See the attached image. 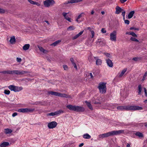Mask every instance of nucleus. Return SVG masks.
<instances>
[{"mask_svg": "<svg viewBox=\"0 0 147 147\" xmlns=\"http://www.w3.org/2000/svg\"><path fill=\"white\" fill-rule=\"evenodd\" d=\"M147 76V71L146 72L144 75V76L146 77Z\"/></svg>", "mask_w": 147, "mask_h": 147, "instance_id": "obj_64", "label": "nucleus"}, {"mask_svg": "<svg viewBox=\"0 0 147 147\" xmlns=\"http://www.w3.org/2000/svg\"><path fill=\"white\" fill-rule=\"evenodd\" d=\"M8 88L11 91H13L14 92H19L23 89L22 87H19L13 85L8 86Z\"/></svg>", "mask_w": 147, "mask_h": 147, "instance_id": "obj_5", "label": "nucleus"}, {"mask_svg": "<svg viewBox=\"0 0 147 147\" xmlns=\"http://www.w3.org/2000/svg\"><path fill=\"white\" fill-rule=\"evenodd\" d=\"M127 70V69L124 68L122 71L121 74L119 76V78L121 77L125 74V73L126 71Z\"/></svg>", "mask_w": 147, "mask_h": 147, "instance_id": "obj_30", "label": "nucleus"}, {"mask_svg": "<svg viewBox=\"0 0 147 147\" xmlns=\"http://www.w3.org/2000/svg\"><path fill=\"white\" fill-rule=\"evenodd\" d=\"M84 14V13H82L81 14H80L77 17L78 19H79L81 17H82V14Z\"/></svg>", "mask_w": 147, "mask_h": 147, "instance_id": "obj_50", "label": "nucleus"}, {"mask_svg": "<svg viewBox=\"0 0 147 147\" xmlns=\"http://www.w3.org/2000/svg\"><path fill=\"white\" fill-rule=\"evenodd\" d=\"M111 136V132L110 131L106 133L103 134L98 135V138L99 140L102 139L104 138L107 137Z\"/></svg>", "mask_w": 147, "mask_h": 147, "instance_id": "obj_13", "label": "nucleus"}, {"mask_svg": "<svg viewBox=\"0 0 147 147\" xmlns=\"http://www.w3.org/2000/svg\"><path fill=\"white\" fill-rule=\"evenodd\" d=\"M47 103V102L45 101H39L36 102V103L35 104L36 105H38V104H40L42 106H45L46 105Z\"/></svg>", "mask_w": 147, "mask_h": 147, "instance_id": "obj_18", "label": "nucleus"}, {"mask_svg": "<svg viewBox=\"0 0 147 147\" xmlns=\"http://www.w3.org/2000/svg\"><path fill=\"white\" fill-rule=\"evenodd\" d=\"M104 54L107 57L111 58V56L110 53H104Z\"/></svg>", "mask_w": 147, "mask_h": 147, "instance_id": "obj_39", "label": "nucleus"}, {"mask_svg": "<svg viewBox=\"0 0 147 147\" xmlns=\"http://www.w3.org/2000/svg\"><path fill=\"white\" fill-rule=\"evenodd\" d=\"M55 3V2L53 0H46L44 1V4L45 7H49L51 5H52Z\"/></svg>", "mask_w": 147, "mask_h": 147, "instance_id": "obj_9", "label": "nucleus"}, {"mask_svg": "<svg viewBox=\"0 0 147 147\" xmlns=\"http://www.w3.org/2000/svg\"><path fill=\"white\" fill-rule=\"evenodd\" d=\"M94 58L96 60V64L97 65H100L102 63V60L98 58V57H94Z\"/></svg>", "mask_w": 147, "mask_h": 147, "instance_id": "obj_15", "label": "nucleus"}, {"mask_svg": "<svg viewBox=\"0 0 147 147\" xmlns=\"http://www.w3.org/2000/svg\"><path fill=\"white\" fill-rule=\"evenodd\" d=\"M125 11H123L122 12V15L123 17H125Z\"/></svg>", "mask_w": 147, "mask_h": 147, "instance_id": "obj_56", "label": "nucleus"}, {"mask_svg": "<svg viewBox=\"0 0 147 147\" xmlns=\"http://www.w3.org/2000/svg\"><path fill=\"white\" fill-rule=\"evenodd\" d=\"M4 130L5 133L6 134H10L12 131L11 129L8 128L5 129H4Z\"/></svg>", "mask_w": 147, "mask_h": 147, "instance_id": "obj_29", "label": "nucleus"}, {"mask_svg": "<svg viewBox=\"0 0 147 147\" xmlns=\"http://www.w3.org/2000/svg\"><path fill=\"white\" fill-rule=\"evenodd\" d=\"M66 107L70 110L76 112H83L85 110L84 107L79 106L68 105L66 106Z\"/></svg>", "mask_w": 147, "mask_h": 147, "instance_id": "obj_2", "label": "nucleus"}, {"mask_svg": "<svg viewBox=\"0 0 147 147\" xmlns=\"http://www.w3.org/2000/svg\"><path fill=\"white\" fill-rule=\"evenodd\" d=\"M144 142L146 144L144 145V147H147V139Z\"/></svg>", "mask_w": 147, "mask_h": 147, "instance_id": "obj_58", "label": "nucleus"}, {"mask_svg": "<svg viewBox=\"0 0 147 147\" xmlns=\"http://www.w3.org/2000/svg\"><path fill=\"white\" fill-rule=\"evenodd\" d=\"M106 61L107 65L110 67H113V63L109 59H106Z\"/></svg>", "mask_w": 147, "mask_h": 147, "instance_id": "obj_14", "label": "nucleus"}, {"mask_svg": "<svg viewBox=\"0 0 147 147\" xmlns=\"http://www.w3.org/2000/svg\"><path fill=\"white\" fill-rule=\"evenodd\" d=\"M101 32L103 33H105L106 32V31L105 28H102L101 30Z\"/></svg>", "mask_w": 147, "mask_h": 147, "instance_id": "obj_45", "label": "nucleus"}, {"mask_svg": "<svg viewBox=\"0 0 147 147\" xmlns=\"http://www.w3.org/2000/svg\"><path fill=\"white\" fill-rule=\"evenodd\" d=\"M143 124L145 127H147V122L144 123Z\"/></svg>", "mask_w": 147, "mask_h": 147, "instance_id": "obj_60", "label": "nucleus"}, {"mask_svg": "<svg viewBox=\"0 0 147 147\" xmlns=\"http://www.w3.org/2000/svg\"><path fill=\"white\" fill-rule=\"evenodd\" d=\"M129 30H139V29L138 28H135L134 27H132L130 28Z\"/></svg>", "mask_w": 147, "mask_h": 147, "instance_id": "obj_40", "label": "nucleus"}, {"mask_svg": "<svg viewBox=\"0 0 147 147\" xmlns=\"http://www.w3.org/2000/svg\"><path fill=\"white\" fill-rule=\"evenodd\" d=\"M135 135L140 138H142L144 136L143 135L142 133L138 132H136L135 133Z\"/></svg>", "mask_w": 147, "mask_h": 147, "instance_id": "obj_31", "label": "nucleus"}, {"mask_svg": "<svg viewBox=\"0 0 147 147\" xmlns=\"http://www.w3.org/2000/svg\"><path fill=\"white\" fill-rule=\"evenodd\" d=\"M91 35H92L91 38H92L94 36V31L93 30L91 31Z\"/></svg>", "mask_w": 147, "mask_h": 147, "instance_id": "obj_43", "label": "nucleus"}, {"mask_svg": "<svg viewBox=\"0 0 147 147\" xmlns=\"http://www.w3.org/2000/svg\"><path fill=\"white\" fill-rule=\"evenodd\" d=\"M88 59L89 61L90 62H92L93 61V57L91 56L89 57Z\"/></svg>", "mask_w": 147, "mask_h": 147, "instance_id": "obj_41", "label": "nucleus"}, {"mask_svg": "<svg viewBox=\"0 0 147 147\" xmlns=\"http://www.w3.org/2000/svg\"><path fill=\"white\" fill-rule=\"evenodd\" d=\"M138 94L140 95L141 94L142 90V86L141 84H139L138 86Z\"/></svg>", "mask_w": 147, "mask_h": 147, "instance_id": "obj_32", "label": "nucleus"}, {"mask_svg": "<svg viewBox=\"0 0 147 147\" xmlns=\"http://www.w3.org/2000/svg\"><path fill=\"white\" fill-rule=\"evenodd\" d=\"M16 61L18 62H20L22 61L21 58L17 57L16 58Z\"/></svg>", "mask_w": 147, "mask_h": 147, "instance_id": "obj_48", "label": "nucleus"}, {"mask_svg": "<svg viewBox=\"0 0 147 147\" xmlns=\"http://www.w3.org/2000/svg\"><path fill=\"white\" fill-rule=\"evenodd\" d=\"M119 125L121 126H129L130 125V124H125L124 123H120V124H119Z\"/></svg>", "mask_w": 147, "mask_h": 147, "instance_id": "obj_36", "label": "nucleus"}, {"mask_svg": "<svg viewBox=\"0 0 147 147\" xmlns=\"http://www.w3.org/2000/svg\"><path fill=\"white\" fill-rule=\"evenodd\" d=\"M106 83L104 82L100 83L98 87L100 92L102 94L105 93L106 91Z\"/></svg>", "mask_w": 147, "mask_h": 147, "instance_id": "obj_4", "label": "nucleus"}, {"mask_svg": "<svg viewBox=\"0 0 147 147\" xmlns=\"http://www.w3.org/2000/svg\"><path fill=\"white\" fill-rule=\"evenodd\" d=\"M75 27L73 26H70L67 28V30L68 31H71L74 30Z\"/></svg>", "mask_w": 147, "mask_h": 147, "instance_id": "obj_34", "label": "nucleus"}, {"mask_svg": "<svg viewBox=\"0 0 147 147\" xmlns=\"http://www.w3.org/2000/svg\"><path fill=\"white\" fill-rule=\"evenodd\" d=\"M83 136L84 138L87 139H90L91 137V136L87 133L84 134Z\"/></svg>", "mask_w": 147, "mask_h": 147, "instance_id": "obj_26", "label": "nucleus"}, {"mask_svg": "<svg viewBox=\"0 0 147 147\" xmlns=\"http://www.w3.org/2000/svg\"><path fill=\"white\" fill-rule=\"evenodd\" d=\"M57 124L56 121H53L48 123L47 126L50 129H53L56 127Z\"/></svg>", "mask_w": 147, "mask_h": 147, "instance_id": "obj_12", "label": "nucleus"}, {"mask_svg": "<svg viewBox=\"0 0 147 147\" xmlns=\"http://www.w3.org/2000/svg\"><path fill=\"white\" fill-rule=\"evenodd\" d=\"M48 94L49 95H54L56 96H60L61 97L70 98L71 97L70 96L67 95L66 94H61L59 92L53 91H48Z\"/></svg>", "mask_w": 147, "mask_h": 147, "instance_id": "obj_3", "label": "nucleus"}, {"mask_svg": "<svg viewBox=\"0 0 147 147\" xmlns=\"http://www.w3.org/2000/svg\"><path fill=\"white\" fill-rule=\"evenodd\" d=\"M84 143H82L81 144H80L79 145V147H81L83 146L84 145Z\"/></svg>", "mask_w": 147, "mask_h": 147, "instance_id": "obj_61", "label": "nucleus"}, {"mask_svg": "<svg viewBox=\"0 0 147 147\" xmlns=\"http://www.w3.org/2000/svg\"><path fill=\"white\" fill-rule=\"evenodd\" d=\"M130 34V35H131L133 37H137V35L134 32H131Z\"/></svg>", "mask_w": 147, "mask_h": 147, "instance_id": "obj_37", "label": "nucleus"}, {"mask_svg": "<svg viewBox=\"0 0 147 147\" xmlns=\"http://www.w3.org/2000/svg\"><path fill=\"white\" fill-rule=\"evenodd\" d=\"M28 1L31 4L36 5L38 6L40 5V4L38 2L33 1L32 0H28Z\"/></svg>", "mask_w": 147, "mask_h": 147, "instance_id": "obj_27", "label": "nucleus"}, {"mask_svg": "<svg viewBox=\"0 0 147 147\" xmlns=\"http://www.w3.org/2000/svg\"><path fill=\"white\" fill-rule=\"evenodd\" d=\"M90 78H92V79H93V76L92 74V73H90Z\"/></svg>", "mask_w": 147, "mask_h": 147, "instance_id": "obj_62", "label": "nucleus"}, {"mask_svg": "<svg viewBox=\"0 0 147 147\" xmlns=\"http://www.w3.org/2000/svg\"><path fill=\"white\" fill-rule=\"evenodd\" d=\"M124 130H120L111 131V136L119 135L122 134H124Z\"/></svg>", "mask_w": 147, "mask_h": 147, "instance_id": "obj_8", "label": "nucleus"}, {"mask_svg": "<svg viewBox=\"0 0 147 147\" xmlns=\"http://www.w3.org/2000/svg\"><path fill=\"white\" fill-rule=\"evenodd\" d=\"M16 39L15 36H13L11 37L9 42L11 44H13L15 43L16 42Z\"/></svg>", "mask_w": 147, "mask_h": 147, "instance_id": "obj_22", "label": "nucleus"}, {"mask_svg": "<svg viewBox=\"0 0 147 147\" xmlns=\"http://www.w3.org/2000/svg\"><path fill=\"white\" fill-rule=\"evenodd\" d=\"M17 115V113H13L12 115V116L13 117H14L15 116H16Z\"/></svg>", "mask_w": 147, "mask_h": 147, "instance_id": "obj_55", "label": "nucleus"}, {"mask_svg": "<svg viewBox=\"0 0 147 147\" xmlns=\"http://www.w3.org/2000/svg\"><path fill=\"white\" fill-rule=\"evenodd\" d=\"M69 4V0L65 2L64 3V4L65 5L67 4Z\"/></svg>", "mask_w": 147, "mask_h": 147, "instance_id": "obj_63", "label": "nucleus"}, {"mask_svg": "<svg viewBox=\"0 0 147 147\" xmlns=\"http://www.w3.org/2000/svg\"><path fill=\"white\" fill-rule=\"evenodd\" d=\"M80 36L79 35H78V34H76L75 36H74L73 38V39L74 40L76 38H78Z\"/></svg>", "mask_w": 147, "mask_h": 147, "instance_id": "obj_46", "label": "nucleus"}, {"mask_svg": "<svg viewBox=\"0 0 147 147\" xmlns=\"http://www.w3.org/2000/svg\"><path fill=\"white\" fill-rule=\"evenodd\" d=\"M117 32L114 31L110 34V39L112 41H116V40Z\"/></svg>", "mask_w": 147, "mask_h": 147, "instance_id": "obj_11", "label": "nucleus"}, {"mask_svg": "<svg viewBox=\"0 0 147 147\" xmlns=\"http://www.w3.org/2000/svg\"><path fill=\"white\" fill-rule=\"evenodd\" d=\"M116 13L117 14H119L121 11H123V9L121 8L120 7L117 6L116 8Z\"/></svg>", "mask_w": 147, "mask_h": 147, "instance_id": "obj_17", "label": "nucleus"}, {"mask_svg": "<svg viewBox=\"0 0 147 147\" xmlns=\"http://www.w3.org/2000/svg\"><path fill=\"white\" fill-rule=\"evenodd\" d=\"M38 47L39 50L44 53H47L48 52L47 50L44 49L41 46H38Z\"/></svg>", "mask_w": 147, "mask_h": 147, "instance_id": "obj_21", "label": "nucleus"}, {"mask_svg": "<svg viewBox=\"0 0 147 147\" xmlns=\"http://www.w3.org/2000/svg\"><path fill=\"white\" fill-rule=\"evenodd\" d=\"M124 22L125 24L127 25L129 24L130 23L129 21V20H125Z\"/></svg>", "mask_w": 147, "mask_h": 147, "instance_id": "obj_47", "label": "nucleus"}, {"mask_svg": "<svg viewBox=\"0 0 147 147\" xmlns=\"http://www.w3.org/2000/svg\"><path fill=\"white\" fill-rule=\"evenodd\" d=\"M83 0H69V3H73L82 1Z\"/></svg>", "mask_w": 147, "mask_h": 147, "instance_id": "obj_25", "label": "nucleus"}, {"mask_svg": "<svg viewBox=\"0 0 147 147\" xmlns=\"http://www.w3.org/2000/svg\"><path fill=\"white\" fill-rule=\"evenodd\" d=\"M85 102L86 104L88 107L89 109H90L91 110H93V108L90 102L86 100L85 101Z\"/></svg>", "mask_w": 147, "mask_h": 147, "instance_id": "obj_19", "label": "nucleus"}, {"mask_svg": "<svg viewBox=\"0 0 147 147\" xmlns=\"http://www.w3.org/2000/svg\"><path fill=\"white\" fill-rule=\"evenodd\" d=\"M144 90L145 96H147V92L146 89V88H144Z\"/></svg>", "mask_w": 147, "mask_h": 147, "instance_id": "obj_49", "label": "nucleus"}, {"mask_svg": "<svg viewBox=\"0 0 147 147\" xmlns=\"http://www.w3.org/2000/svg\"><path fill=\"white\" fill-rule=\"evenodd\" d=\"M5 12V10L2 9H1L0 8V13H3Z\"/></svg>", "mask_w": 147, "mask_h": 147, "instance_id": "obj_42", "label": "nucleus"}, {"mask_svg": "<svg viewBox=\"0 0 147 147\" xmlns=\"http://www.w3.org/2000/svg\"><path fill=\"white\" fill-rule=\"evenodd\" d=\"M13 70H7V71H0V73L3 74H13Z\"/></svg>", "mask_w": 147, "mask_h": 147, "instance_id": "obj_16", "label": "nucleus"}, {"mask_svg": "<svg viewBox=\"0 0 147 147\" xmlns=\"http://www.w3.org/2000/svg\"><path fill=\"white\" fill-rule=\"evenodd\" d=\"M138 57H134L132 59V60L135 61H137L138 60Z\"/></svg>", "mask_w": 147, "mask_h": 147, "instance_id": "obj_53", "label": "nucleus"}, {"mask_svg": "<svg viewBox=\"0 0 147 147\" xmlns=\"http://www.w3.org/2000/svg\"><path fill=\"white\" fill-rule=\"evenodd\" d=\"M9 145V143L7 142H4L1 143L0 145L1 147H5Z\"/></svg>", "mask_w": 147, "mask_h": 147, "instance_id": "obj_24", "label": "nucleus"}, {"mask_svg": "<svg viewBox=\"0 0 147 147\" xmlns=\"http://www.w3.org/2000/svg\"><path fill=\"white\" fill-rule=\"evenodd\" d=\"M61 40H58L55 42L53 43H52L51 45H53L54 46H56L58 44L60 43L61 42Z\"/></svg>", "mask_w": 147, "mask_h": 147, "instance_id": "obj_33", "label": "nucleus"}, {"mask_svg": "<svg viewBox=\"0 0 147 147\" xmlns=\"http://www.w3.org/2000/svg\"><path fill=\"white\" fill-rule=\"evenodd\" d=\"M63 67L65 70H67L68 69V67L66 65H63Z\"/></svg>", "mask_w": 147, "mask_h": 147, "instance_id": "obj_44", "label": "nucleus"}, {"mask_svg": "<svg viewBox=\"0 0 147 147\" xmlns=\"http://www.w3.org/2000/svg\"><path fill=\"white\" fill-rule=\"evenodd\" d=\"M29 72L27 71L23 70H13V74L23 75L24 74H27Z\"/></svg>", "mask_w": 147, "mask_h": 147, "instance_id": "obj_7", "label": "nucleus"}, {"mask_svg": "<svg viewBox=\"0 0 147 147\" xmlns=\"http://www.w3.org/2000/svg\"><path fill=\"white\" fill-rule=\"evenodd\" d=\"M73 64V65L74 66V68H75L76 70H77L78 69H77V66H76V64L75 63H74L73 64Z\"/></svg>", "mask_w": 147, "mask_h": 147, "instance_id": "obj_52", "label": "nucleus"}, {"mask_svg": "<svg viewBox=\"0 0 147 147\" xmlns=\"http://www.w3.org/2000/svg\"><path fill=\"white\" fill-rule=\"evenodd\" d=\"M70 60L71 61V62L72 63V64L75 63L74 62V60L73 58H71L70 59Z\"/></svg>", "mask_w": 147, "mask_h": 147, "instance_id": "obj_51", "label": "nucleus"}, {"mask_svg": "<svg viewBox=\"0 0 147 147\" xmlns=\"http://www.w3.org/2000/svg\"><path fill=\"white\" fill-rule=\"evenodd\" d=\"M67 13L65 12H63L62 14L63 16L64 17L65 19L68 21L71 22V19L70 18L68 17V16H67Z\"/></svg>", "mask_w": 147, "mask_h": 147, "instance_id": "obj_20", "label": "nucleus"}, {"mask_svg": "<svg viewBox=\"0 0 147 147\" xmlns=\"http://www.w3.org/2000/svg\"><path fill=\"white\" fill-rule=\"evenodd\" d=\"M10 91L9 90H5L4 91V93L7 95H9L10 93Z\"/></svg>", "mask_w": 147, "mask_h": 147, "instance_id": "obj_38", "label": "nucleus"}, {"mask_svg": "<svg viewBox=\"0 0 147 147\" xmlns=\"http://www.w3.org/2000/svg\"><path fill=\"white\" fill-rule=\"evenodd\" d=\"M117 109L118 110L125 111H136L142 110V108L141 107L137 106H120L117 107Z\"/></svg>", "mask_w": 147, "mask_h": 147, "instance_id": "obj_1", "label": "nucleus"}, {"mask_svg": "<svg viewBox=\"0 0 147 147\" xmlns=\"http://www.w3.org/2000/svg\"><path fill=\"white\" fill-rule=\"evenodd\" d=\"M127 0H120V1L121 3H123L125 2Z\"/></svg>", "mask_w": 147, "mask_h": 147, "instance_id": "obj_54", "label": "nucleus"}, {"mask_svg": "<svg viewBox=\"0 0 147 147\" xmlns=\"http://www.w3.org/2000/svg\"><path fill=\"white\" fill-rule=\"evenodd\" d=\"M34 109H29L28 108H21L19 109L18 111L23 113H31L34 111Z\"/></svg>", "mask_w": 147, "mask_h": 147, "instance_id": "obj_6", "label": "nucleus"}, {"mask_svg": "<svg viewBox=\"0 0 147 147\" xmlns=\"http://www.w3.org/2000/svg\"><path fill=\"white\" fill-rule=\"evenodd\" d=\"M102 42L101 40L100 39H98L97 41H96V43L97 44H98V43H100Z\"/></svg>", "mask_w": 147, "mask_h": 147, "instance_id": "obj_57", "label": "nucleus"}, {"mask_svg": "<svg viewBox=\"0 0 147 147\" xmlns=\"http://www.w3.org/2000/svg\"><path fill=\"white\" fill-rule=\"evenodd\" d=\"M135 11H130L129 13L128 16V19H129L131 18L134 14Z\"/></svg>", "mask_w": 147, "mask_h": 147, "instance_id": "obj_23", "label": "nucleus"}, {"mask_svg": "<svg viewBox=\"0 0 147 147\" xmlns=\"http://www.w3.org/2000/svg\"><path fill=\"white\" fill-rule=\"evenodd\" d=\"M30 47V45L29 44H26L23 47V49L24 50L26 51L29 49Z\"/></svg>", "mask_w": 147, "mask_h": 147, "instance_id": "obj_28", "label": "nucleus"}, {"mask_svg": "<svg viewBox=\"0 0 147 147\" xmlns=\"http://www.w3.org/2000/svg\"><path fill=\"white\" fill-rule=\"evenodd\" d=\"M83 32H84V30L81 31L78 34V35H79V36H80L83 34Z\"/></svg>", "mask_w": 147, "mask_h": 147, "instance_id": "obj_59", "label": "nucleus"}, {"mask_svg": "<svg viewBox=\"0 0 147 147\" xmlns=\"http://www.w3.org/2000/svg\"><path fill=\"white\" fill-rule=\"evenodd\" d=\"M64 113V111L62 110H60L54 112H52L47 114V116H54L55 115H60L61 113Z\"/></svg>", "mask_w": 147, "mask_h": 147, "instance_id": "obj_10", "label": "nucleus"}, {"mask_svg": "<svg viewBox=\"0 0 147 147\" xmlns=\"http://www.w3.org/2000/svg\"><path fill=\"white\" fill-rule=\"evenodd\" d=\"M130 40L136 42H138L139 41L138 40L136 39L135 38L131 37L130 38Z\"/></svg>", "mask_w": 147, "mask_h": 147, "instance_id": "obj_35", "label": "nucleus"}]
</instances>
